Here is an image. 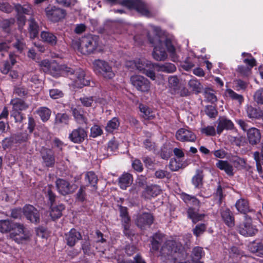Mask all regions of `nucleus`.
<instances>
[{
	"label": "nucleus",
	"mask_w": 263,
	"mask_h": 263,
	"mask_svg": "<svg viewBox=\"0 0 263 263\" xmlns=\"http://www.w3.org/2000/svg\"><path fill=\"white\" fill-rule=\"evenodd\" d=\"M160 252L162 256L173 261V263H203L199 260L205 255L202 247H195L192 252V260H186L188 256L186 250L180 242L174 240H167Z\"/></svg>",
	"instance_id": "obj_1"
},
{
	"label": "nucleus",
	"mask_w": 263,
	"mask_h": 263,
	"mask_svg": "<svg viewBox=\"0 0 263 263\" xmlns=\"http://www.w3.org/2000/svg\"><path fill=\"white\" fill-rule=\"evenodd\" d=\"M180 198L186 205H192L188 208L186 213L187 218L191 219L193 223H196L204 217V214L198 213L201 202L196 196L182 192L180 194Z\"/></svg>",
	"instance_id": "obj_2"
},
{
	"label": "nucleus",
	"mask_w": 263,
	"mask_h": 263,
	"mask_svg": "<svg viewBox=\"0 0 263 263\" xmlns=\"http://www.w3.org/2000/svg\"><path fill=\"white\" fill-rule=\"evenodd\" d=\"M99 46V37L92 34L82 37L78 43L79 50L83 54L95 53Z\"/></svg>",
	"instance_id": "obj_3"
},
{
	"label": "nucleus",
	"mask_w": 263,
	"mask_h": 263,
	"mask_svg": "<svg viewBox=\"0 0 263 263\" xmlns=\"http://www.w3.org/2000/svg\"><path fill=\"white\" fill-rule=\"evenodd\" d=\"M148 41L154 47L152 55L158 61H164L167 58V54L163 47V42L158 35L149 36Z\"/></svg>",
	"instance_id": "obj_4"
},
{
	"label": "nucleus",
	"mask_w": 263,
	"mask_h": 263,
	"mask_svg": "<svg viewBox=\"0 0 263 263\" xmlns=\"http://www.w3.org/2000/svg\"><path fill=\"white\" fill-rule=\"evenodd\" d=\"M119 4L129 10H135L141 15L150 17L151 13L142 0H121Z\"/></svg>",
	"instance_id": "obj_5"
},
{
	"label": "nucleus",
	"mask_w": 263,
	"mask_h": 263,
	"mask_svg": "<svg viewBox=\"0 0 263 263\" xmlns=\"http://www.w3.org/2000/svg\"><path fill=\"white\" fill-rule=\"evenodd\" d=\"M239 233L244 236H252L258 232L256 226L253 224L252 219L248 215H245L243 220L237 227Z\"/></svg>",
	"instance_id": "obj_6"
},
{
	"label": "nucleus",
	"mask_w": 263,
	"mask_h": 263,
	"mask_svg": "<svg viewBox=\"0 0 263 263\" xmlns=\"http://www.w3.org/2000/svg\"><path fill=\"white\" fill-rule=\"evenodd\" d=\"M94 71L102 74L104 78L111 79L115 76L111 67L108 63L101 60H96L93 63Z\"/></svg>",
	"instance_id": "obj_7"
},
{
	"label": "nucleus",
	"mask_w": 263,
	"mask_h": 263,
	"mask_svg": "<svg viewBox=\"0 0 263 263\" xmlns=\"http://www.w3.org/2000/svg\"><path fill=\"white\" fill-rule=\"evenodd\" d=\"M14 225L10 231V236L11 238L18 243H23L24 241L27 240L29 236L25 231L24 224L15 222Z\"/></svg>",
	"instance_id": "obj_8"
},
{
	"label": "nucleus",
	"mask_w": 263,
	"mask_h": 263,
	"mask_svg": "<svg viewBox=\"0 0 263 263\" xmlns=\"http://www.w3.org/2000/svg\"><path fill=\"white\" fill-rule=\"evenodd\" d=\"M55 184L57 191L63 196L73 194L78 187L77 184H71L68 181L62 178H58Z\"/></svg>",
	"instance_id": "obj_9"
},
{
	"label": "nucleus",
	"mask_w": 263,
	"mask_h": 263,
	"mask_svg": "<svg viewBox=\"0 0 263 263\" xmlns=\"http://www.w3.org/2000/svg\"><path fill=\"white\" fill-rule=\"evenodd\" d=\"M120 216L122 218L121 224L123 228V233L127 237L134 236L130 230V217L129 216L128 209L121 205L119 206Z\"/></svg>",
	"instance_id": "obj_10"
},
{
	"label": "nucleus",
	"mask_w": 263,
	"mask_h": 263,
	"mask_svg": "<svg viewBox=\"0 0 263 263\" xmlns=\"http://www.w3.org/2000/svg\"><path fill=\"white\" fill-rule=\"evenodd\" d=\"M40 155L43 160L42 164L44 166L48 168L54 166L55 156L52 148L42 147L40 151Z\"/></svg>",
	"instance_id": "obj_11"
},
{
	"label": "nucleus",
	"mask_w": 263,
	"mask_h": 263,
	"mask_svg": "<svg viewBox=\"0 0 263 263\" xmlns=\"http://www.w3.org/2000/svg\"><path fill=\"white\" fill-rule=\"evenodd\" d=\"M23 213L26 218L30 222L38 224L40 222L39 211L31 204H26L23 208Z\"/></svg>",
	"instance_id": "obj_12"
},
{
	"label": "nucleus",
	"mask_w": 263,
	"mask_h": 263,
	"mask_svg": "<svg viewBox=\"0 0 263 263\" xmlns=\"http://www.w3.org/2000/svg\"><path fill=\"white\" fill-rule=\"evenodd\" d=\"M154 217L152 214L143 212L137 216L135 220L136 226L141 230H145L153 223Z\"/></svg>",
	"instance_id": "obj_13"
},
{
	"label": "nucleus",
	"mask_w": 263,
	"mask_h": 263,
	"mask_svg": "<svg viewBox=\"0 0 263 263\" xmlns=\"http://www.w3.org/2000/svg\"><path fill=\"white\" fill-rule=\"evenodd\" d=\"M47 17L51 22H58L64 18L66 14L65 10L55 6H48L45 9Z\"/></svg>",
	"instance_id": "obj_14"
},
{
	"label": "nucleus",
	"mask_w": 263,
	"mask_h": 263,
	"mask_svg": "<svg viewBox=\"0 0 263 263\" xmlns=\"http://www.w3.org/2000/svg\"><path fill=\"white\" fill-rule=\"evenodd\" d=\"M130 81L133 85L139 91L148 92L150 89V82L145 77L136 75L132 76Z\"/></svg>",
	"instance_id": "obj_15"
},
{
	"label": "nucleus",
	"mask_w": 263,
	"mask_h": 263,
	"mask_svg": "<svg viewBox=\"0 0 263 263\" xmlns=\"http://www.w3.org/2000/svg\"><path fill=\"white\" fill-rule=\"evenodd\" d=\"M70 79L73 80L75 85L79 88L89 86L90 84V78L86 75L85 71L81 68L76 69L74 77H70Z\"/></svg>",
	"instance_id": "obj_16"
},
{
	"label": "nucleus",
	"mask_w": 263,
	"mask_h": 263,
	"mask_svg": "<svg viewBox=\"0 0 263 263\" xmlns=\"http://www.w3.org/2000/svg\"><path fill=\"white\" fill-rule=\"evenodd\" d=\"M68 138L73 143L81 144L87 138V132L85 128L79 126L73 129L69 134Z\"/></svg>",
	"instance_id": "obj_17"
},
{
	"label": "nucleus",
	"mask_w": 263,
	"mask_h": 263,
	"mask_svg": "<svg viewBox=\"0 0 263 263\" xmlns=\"http://www.w3.org/2000/svg\"><path fill=\"white\" fill-rule=\"evenodd\" d=\"M176 138L181 142H194L197 137L195 134L189 129L180 128L176 133Z\"/></svg>",
	"instance_id": "obj_18"
},
{
	"label": "nucleus",
	"mask_w": 263,
	"mask_h": 263,
	"mask_svg": "<svg viewBox=\"0 0 263 263\" xmlns=\"http://www.w3.org/2000/svg\"><path fill=\"white\" fill-rule=\"evenodd\" d=\"M221 219L224 223L229 228H232L235 226V216L230 209L222 208L220 210Z\"/></svg>",
	"instance_id": "obj_19"
},
{
	"label": "nucleus",
	"mask_w": 263,
	"mask_h": 263,
	"mask_svg": "<svg viewBox=\"0 0 263 263\" xmlns=\"http://www.w3.org/2000/svg\"><path fill=\"white\" fill-rule=\"evenodd\" d=\"M71 111L75 121L78 124L86 125L88 124V119L85 115V111L83 108L80 107H72Z\"/></svg>",
	"instance_id": "obj_20"
},
{
	"label": "nucleus",
	"mask_w": 263,
	"mask_h": 263,
	"mask_svg": "<svg viewBox=\"0 0 263 263\" xmlns=\"http://www.w3.org/2000/svg\"><path fill=\"white\" fill-rule=\"evenodd\" d=\"M82 238L81 233L74 228L65 234V240L66 244L69 247H73L76 243Z\"/></svg>",
	"instance_id": "obj_21"
},
{
	"label": "nucleus",
	"mask_w": 263,
	"mask_h": 263,
	"mask_svg": "<svg viewBox=\"0 0 263 263\" xmlns=\"http://www.w3.org/2000/svg\"><path fill=\"white\" fill-rule=\"evenodd\" d=\"M217 133L220 135L224 130H232L234 128L233 122L225 117H220L217 120Z\"/></svg>",
	"instance_id": "obj_22"
},
{
	"label": "nucleus",
	"mask_w": 263,
	"mask_h": 263,
	"mask_svg": "<svg viewBox=\"0 0 263 263\" xmlns=\"http://www.w3.org/2000/svg\"><path fill=\"white\" fill-rule=\"evenodd\" d=\"M161 190L157 184H150L146 185L142 193V196L145 199H150L155 197L161 193Z\"/></svg>",
	"instance_id": "obj_23"
},
{
	"label": "nucleus",
	"mask_w": 263,
	"mask_h": 263,
	"mask_svg": "<svg viewBox=\"0 0 263 263\" xmlns=\"http://www.w3.org/2000/svg\"><path fill=\"white\" fill-rule=\"evenodd\" d=\"M118 185L122 190H126L133 182V176L128 173L124 172L118 178Z\"/></svg>",
	"instance_id": "obj_24"
},
{
	"label": "nucleus",
	"mask_w": 263,
	"mask_h": 263,
	"mask_svg": "<svg viewBox=\"0 0 263 263\" xmlns=\"http://www.w3.org/2000/svg\"><path fill=\"white\" fill-rule=\"evenodd\" d=\"M247 138L250 144L252 145L257 144L261 139L260 130L255 127L249 128L247 132Z\"/></svg>",
	"instance_id": "obj_25"
},
{
	"label": "nucleus",
	"mask_w": 263,
	"mask_h": 263,
	"mask_svg": "<svg viewBox=\"0 0 263 263\" xmlns=\"http://www.w3.org/2000/svg\"><path fill=\"white\" fill-rule=\"evenodd\" d=\"M85 181L86 182V187L90 186L93 191L98 190V176L93 171L87 172L85 175Z\"/></svg>",
	"instance_id": "obj_26"
},
{
	"label": "nucleus",
	"mask_w": 263,
	"mask_h": 263,
	"mask_svg": "<svg viewBox=\"0 0 263 263\" xmlns=\"http://www.w3.org/2000/svg\"><path fill=\"white\" fill-rule=\"evenodd\" d=\"M235 206L238 212L245 215L252 211L250 208L248 200L243 198H241L236 201Z\"/></svg>",
	"instance_id": "obj_27"
},
{
	"label": "nucleus",
	"mask_w": 263,
	"mask_h": 263,
	"mask_svg": "<svg viewBox=\"0 0 263 263\" xmlns=\"http://www.w3.org/2000/svg\"><path fill=\"white\" fill-rule=\"evenodd\" d=\"M204 174L203 170L197 169L192 177L191 182L195 189H200L203 185Z\"/></svg>",
	"instance_id": "obj_28"
},
{
	"label": "nucleus",
	"mask_w": 263,
	"mask_h": 263,
	"mask_svg": "<svg viewBox=\"0 0 263 263\" xmlns=\"http://www.w3.org/2000/svg\"><path fill=\"white\" fill-rule=\"evenodd\" d=\"M50 216L53 220L60 218L62 215V211L65 210V206L63 203H59L58 205L52 204L50 205Z\"/></svg>",
	"instance_id": "obj_29"
},
{
	"label": "nucleus",
	"mask_w": 263,
	"mask_h": 263,
	"mask_svg": "<svg viewBox=\"0 0 263 263\" xmlns=\"http://www.w3.org/2000/svg\"><path fill=\"white\" fill-rule=\"evenodd\" d=\"M41 37L44 42L47 43L50 46H54L57 44L58 39L57 36L50 31H42Z\"/></svg>",
	"instance_id": "obj_30"
},
{
	"label": "nucleus",
	"mask_w": 263,
	"mask_h": 263,
	"mask_svg": "<svg viewBox=\"0 0 263 263\" xmlns=\"http://www.w3.org/2000/svg\"><path fill=\"white\" fill-rule=\"evenodd\" d=\"M163 235L160 233H156L151 237V250L156 252L159 250L161 243L162 241Z\"/></svg>",
	"instance_id": "obj_31"
},
{
	"label": "nucleus",
	"mask_w": 263,
	"mask_h": 263,
	"mask_svg": "<svg viewBox=\"0 0 263 263\" xmlns=\"http://www.w3.org/2000/svg\"><path fill=\"white\" fill-rule=\"evenodd\" d=\"M28 31L31 39H34L39 35V26L35 19L31 17L29 20Z\"/></svg>",
	"instance_id": "obj_32"
},
{
	"label": "nucleus",
	"mask_w": 263,
	"mask_h": 263,
	"mask_svg": "<svg viewBox=\"0 0 263 263\" xmlns=\"http://www.w3.org/2000/svg\"><path fill=\"white\" fill-rule=\"evenodd\" d=\"M164 44L170 54L171 60L173 62L177 61L178 57L176 54V48L173 44L172 40L170 38H166L163 43Z\"/></svg>",
	"instance_id": "obj_33"
},
{
	"label": "nucleus",
	"mask_w": 263,
	"mask_h": 263,
	"mask_svg": "<svg viewBox=\"0 0 263 263\" xmlns=\"http://www.w3.org/2000/svg\"><path fill=\"white\" fill-rule=\"evenodd\" d=\"M53 186L52 184H48L44 189V194L48 200V203L52 205L55 203L58 196L53 191Z\"/></svg>",
	"instance_id": "obj_34"
},
{
	"label": "nucleus",
	"mask_w": 263,
	"mask_h": 263,
	"mask_svg": "<svg viewBox=\"0 0 263 263\" xmlns=\"http://www.w3.org/2000/svg\"><path fill=\"white\" fill-rule=\"evenodd\" d=\"M139 108L141 112V116L145 120H152L155 118V116L153 110L149 107L143 104L140 103L139 105Z\"/></svg>",
	"instance_id": "obj_35"
},
{
	"label": "nucleus",
	"mask_w": 263,
	"mask_h": 263,
	"mask_svg": "<svg viewBox=\"0 0 263 263\" xmlns=\"http://www.w3.org/2000/svg\"><path fill=\"white\" fill-rule=\"evenodd\" d=\"M151 63H147L146 64L145 67L144 66V65H142V66L138 65L137 67L138 69H139V70L142 73L145 74L152 80H154L156 78V74L154 70L151 68Z\"/></svg>",
	"instance_id": "obj_36"
},
{
	"label": "nucleus",
	"mask_w": 263,
	"mask_h": 263,
	"mask_svg": "<svg viewBox=\"0 0 263 263\" xmlns=\"http://www.w3.org/2000/svg\"><path fill=\"white\" fill-rule=\"evenodd\" d=\"M154 66L157 67L159 71L165 72L167 73H172L176 71V67L174 64L171 63H166L163 64H155L152 65V68Z\"/></svg>",
	"instance_id": "obj_37"
},
{
	"label": "nucleus",
	"mask_w": 263,
	"mask_h": 263,
	"mask_svg": "<svg viewBox=\"0 0 263 263\" xmlns=\"http://www.w3.org/2000/svg\"><path fill=\"white\" fill-rule=\"evenodd\" d=\"M70 116L66 113H58L55 117L54 124L64 126L69 124Z\"/></svg>",
	"instance_id": "obj_38"
},
{
	"label": "nucleus",
	"mask_w": 263,
	"mask_h": 263,
	"mask_svg": "<svg viewBox=\"0 0 263 263\" xmlns=\"http://www.w3.org/2000/svg\"><path fill=\"white\" fill-rule=\"evenodd\" d=\"M36 112L40 116L42 122H46L50 119L51 110L47 107L43 106L39 107Z\"/></svg>",
	"instance_id": "obj_39"
},
{
	"label": "nucleus",
	"mask_w": 263,
	"mask_h": 263,
	"mask_svg": "<svg viewBox=\"0 0 263 263\" xmlns=\"http://www.w3.org/2000/svg\"><path fill=\"white\" fill-rule=\"evenodd\" d=\"M10 103L13 106L12 110L21 111L26 110L28 107L27 104L21 99L16 98L12 99Z\"/></svg>",
	"instance_id": "obj_40"
},
{
	"label": "nucleus",
	"mask_w": 263,
	"mask_h": 263,
	"mask_svg": "<svg viewBox=\"0 0 263 263\" xmlns=\"http://www.w3.org/2000/svg\"><path fill=\"white\" fill-rule=\"evenodd\" d=\"M120 125V122L119 118L114 117L108 121L105 129L108 133H112L115 130L118 129Z\"/></svg>",
	"instance_id": "obj_41"
},
{
	"label": "nucleus",
	"mask_w": 263,
	"mask_h": 263,
	"mask_svg": "<svg viewBox=\"0 0 263 263\" xmlns=\"http://www.w3.org/2000/svg\"><path fill=\"white\" fill-rule=\"evenodd\" d=\"M65 146L64 142L61 141L58 138H54L52 141V146L53 148H56V154L57 156L61 157L62 158L64 156L63 152V147Z\"/></svg>",
	"instance_id": "obj_42"
},
{
	"label": "nucleus",
	"mask_w": 263,
	"mask_h": 263,
	"mask_svg": "<svg viewBox=\"0 0 263 263\" xmlns=\"http://www.w3.org/2000/svg\"><path fill=\"white\" fill-rule=\"evenodd\" d=\"M15 222L9 220H0V232L4 233L10 232Z\"/></svg>",
	"instance_id": "obj_43"
},
{
	"label": "nucleus",
	"mask_w": 263,
	"mask_h": 263,
	"mask_svg": "<svg viewBox=\"0 0 263 263\" xmlns=\"http://www.w3.org/2000/svg\"><path fill=\"white\" fill-rule=\"evenodd\" d=\"M61 67L62 65H60L57 62H52L47 73L53 77L58 78L61 76Z\"/></svg>",
	"instance_id": "obj_44"
},
{
	"label": "nucleus",
	"mask_w": 263,
	"mask_h": 263,
	"mask_svg": "<svg viewBox=\"0 0 263 263\" xmlns=\"http://www.w3.org/2000/svg\"><path fill=\"white\" fill-rule=\"evenodd\" d=\"M247 116L249 118L259 119L262 116V112L256 108L248 106L247 108Z\"/></svg>",
	"instance_id": "obj_45"
},
{
	"label": "nucleus",
	"mask_w": 263,
	"mask_h": 263,
	"mask_svg": "<svg viewBox=\"0 0 263 263\" xmlns=\"http://www.w3.org/2000/svg\"><path fill=\"white\" fill-rule=\"evenodd\" d=\"M86 186L84 185L80 186L77 193L75 195V199L77 201L83 203L86 201L87 194L86 193Z\"/></svg>",
	"instance_id": "obj_46"
},
{
	"label": "nucleus",
	"mask_w": 263,
	"mask_h": 263,
	"mask_svg": "<svg viewBox=\"0 0 263 263\" xmlns=\"http://www.w3.org/2000/svg\"><path fill=\"white\" fill-rule=\"evenodd\" d=\"M118 263H146L145 260L140 253L137 254L133 258V260L118 259Z\"/></svg>",
	"instance_id": "obj_47"
},
{
	"label": "nucleus",
	"mask_w": 263,
	"mask_h": 263,
	"mask_svg": "<svg viewBox=\"0 0 263 263\" xmlns=\"http://www.w3.org/2000/svg\"><path fill=\"white\" fill-rule=\"evenodd\" d=\"M14 8L17 12V15L29 14L31 9L29 6H22L20 4H15Z\"/></svg>",
	"instance_id": "obj_48"
},
{
	"label": "nucleus",
	"mask_w": 263,
	"mask_h": 263,
	"mask_svg": "<svg viewBox=\"0 0 263 263\" xmlns=\"http://www.w3.org/2000/svg\"><path fill=\"white\" fill-rule=\"evenodd\" d=\"M189 85L192 89V90L197 93L202 91V86L201 83L196 79H192L189 82Z\"/></svg>",
	"instance_id": "obj_49"
},
{
	"label": "nucleus",
	"mask_w": 263,
	"mask_h": 263,
	"mask_svg": "<svg viewBox=\"0 0 263 263\" xmlns=\"http://www.w3.org/2000/svg\"><path fill=\"white\" fill-rule=\"evenodd\" d=\"M206 230V226L204 223H199L195 226L193 230V234L197 237L203 234Z\"/></svg>",
	"instance_id": "obj_50"
},
{
	"label": "nucleus",
	"mask_w": 263,
	"mask_h": 263,
	"mask_svg": "<svg viewBox=\"0 0 263 263\" xmlns=\"http://www.w3.org/2000/svg\"><path fill=\"white\" fill-rule=\"evenodd\" d=\"M204 111L205 114L210 118H215L218 115V111L216 106L213 105H206Z\"/></svg>",
	"instance_id": "obj_51"
},
{
	"label": "nucleus",
	"mask_w": 263,
	"mask_h": 263,
	"mask_svg": "<svg viewBox=\"0 0 263 263\" xmlns=\"http://www.w3.org/2000/svg\"><path fill=\"white\" fill-rule=\"evenodd\" d=\"M14 22V18L5 19L1 22L0 26L5 32H9L11 25L13 24Z\"/></svg>",
	"instance_id": "obj_52"
},
{
	"label": "nucleus",
	"mask_w": 263,
	"mask_h": 263,
	"mask_svg": "<svg viewBox=\"0 0 263 263\" xmlns=\"http://www.w3.org/2000/svg\"><path fill=\"white\" fill-rule=\"evenodd\" d=\"M49 93L50 98L54 100L62 98L64 96L63 91L57 88L50 89Z\"/></svg>",
	"instance_id": "obj_53"
},
{
	"label": "nucleus",
	"mask_w": 263,
	"mask_h": 263,
	"mask_svg": "<svg viewBox=\"0 0 263 263\" xmlns=\"http://www.w3.org/2000/svg\"><path fill=\"white\" fill-rule=\"evenodd\" d=\"M227 92L230 98L232 100L238 101L240 103H241L244 100L241 95L237 93L231 89H227Z\"/></svg>",
	"instance_id": "obj_54"
},
{
	"label": "nucleus",
	"mask_w": 263,
	"mask_h": 263,
	"mask_svg": "<svg viewBox=\"0 0 263 263\" xmlns=\"http://www.w3.org/2000/svg\"><path fill=\"white\" fill-rule=\"evenodd\" d=\"M155 177L156 178H158V179H164L165 178H166L167 179H170L172 177V175H171V174L170 173V172L167 171H165V170H161V169H159L158 170H157L155 172Z\"/></svg>",
	"instance_id": "obj_55"
},
{
	"label": "nucleus",
	"mask_w": 263,
	"mask_h": 263,
	"mask_svg": "<svg viewBox=\"0 0 263 263\" xmlns=\"http://www.w3.org/2000/svg\"><path fill=\"white\" fill-rule=\"evenodd\" d=\"M169 87L173 89L175 92L178 90L179 80L177 76H171L168 78Z\"/></svg>",
	"instance_id": "obj_56"
},
{
	"label": "nucleus",
	"mask_w": 263,
	"mask_h": 263,
	"mask_svg": "<svg viewBox=\"0 0 263 263\" xmlns=\"http://www.w3.org/2000/svg\"><path fill=\"white\" fill-rule=\"evenodd\" d=\"M76 71V69H73L72 68L68 67L66 65H62L61 67V76L65 74L67 77H74V74Z\"/></svg>",
	"instance_id": "obj_57"
},
{
	"label": "nucleus",
	"mask_w": 263,
	"mask_h": 263,
	"mask_svg": "<svg viewBox=\"0 0 263 263\" xmlns=\"http://www.w3.org/2000/svg\"><path fill=\"white\" fill-rule=\"evenodd\" d=\"M201 134L205 135L206 136H214L216 135L217 130L213 126H208L202 128L200 130Z\"/></svg>",
	"instance_id": "obj_58"
},
{
	"label": "nucleus",
	"mask_w": 263,
	"mask_h": 263,
	"mask_svg": "<svg viewBox=\"0 0 263 263\" xmlns=\"http://www.w3.org/2000/svg\"><path fill=\"white\" fill-rule=\"evenodd\" d=\"M103 134V130L100 126L95 124L90 128V136L93 138H96L101 136Z\"/></svg>",
	"instance_id": "obj_59"
},
{
	"label": "nucleus",
	"mask_w": 263,
	"mask_h": 263,
	"mask_svg": "<svg viewBox=\"0 0 263 263\" xmlns=\"http://www.w3.org/2000/svg\"><path fill=\"white\" fill-rule=\"evenodd\" d=\"M79 100L83 106L86 107H91L93 102L94 101L93 97L92 96H84L81 97L79 99Z\"/></svg>",
	"instance_id": "obj_60"
},
{
	"label": "nucleus",
	"mask_w": 263,
	"mask_h": 263,
	"mask_svg": "<svg viewBox=\"0 0 263 263\" xmlns=\"http://www.w3.org/2000/svg\"><path fill=\"white\" fill-rule=\"evenodd\" d=\"M81 248L84 254L89 256L92 254L90 243L89 240L82 241L81 243Z\"/></svg>",
	"instance_id": "obj_61"
},
{
	"label": "nucleus",
	"mask_w": 263,
	"mask_h": 263,
	"mask_svg": "<svg viewBox=\"0 0 263 263\" xmlns=\"http://www.w3.org/2000/svg\"><path fill=\"white\" fill-rule=\"evenodd\" d=\"M172 154V149L167 147H163L161 149L160 156L161 158L164 160L168 159Z\"/></svg>",
	"instance_id": "obj_62"
},
{
	"label": "nucleus",
	"mask_w": 263,
	"mask_h": 263,
	"mask_svg": "<svg viewBox=\"0 0 263 263\" xmlns=\"http://www.w3.org/2000/svg\"><path fill=\"white\" fill-rule=\"evenodd\" d=\"M132 167L135 171L139 173L143 171V164L141 161L138 159H136L133 161Z\"/></svg>",
	"instance_id": "obj_63"
},
{
	"label": "nucleus",
	"mask_w": 263,
	"mask_h": 263,
	"mask_svg": "<svg viewBox=\"0 0 263 263\" xmlns=\"http://www.w3.org/2000/svg\"><path fill=\"white\" fill-rule=\"evenodd\" d=\"M254 100L259 104H263V89L256 91L254 95Z\"/></svg>",
	"instance_id": "obj_64"
}]
</instances>
